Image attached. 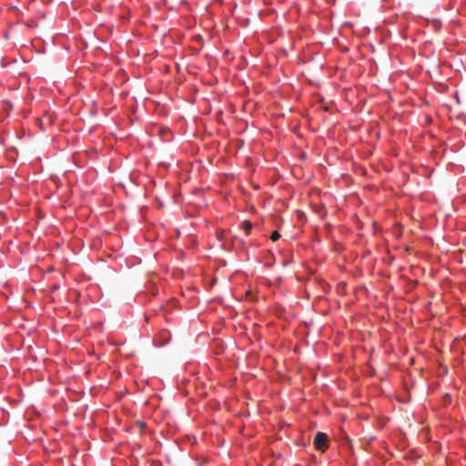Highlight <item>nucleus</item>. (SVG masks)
<instances>
[{
	"label": "nucleus",
	"mask_w": 466,
	"mask_h": 466,
	"mask_svg": "<svg viewBox=\"0 0 466 466\" xmlns=\"http://www.w3.org/2000/svg\"><path fill=\"white\" fill-rule=\"evenodd\" d=\"M279 238L280 235L277 231H274L270 237L272 241H277L278 239H279Z\"/></svg>",
	"instance_id": "7ed1b4c3"
},
{
	"label": "nucleus",
	"mask_w": 466,
	"mask_h": 466,
	"mask_svg": "<svg viewBox=\"0 0 466 466\" xmlns=\"http://www.w3.org/2000/svg\"><path fill=\"white\" fill-rule=\"evenodd\" d=\"M242 228L246 232L247 235H248L252 228V224L249 221H243L242 222Z\"/></svg>",
	"instance_id": "f03ea898"
},
{
	"label": "nucleus",
	"mask_w": 466,
	"mask_h": 466,
	"mask_svg": "<svg viewBox=\"0 0 466 466\" xmlns=\"http://www.w3.org/2000/svg\"><path fill=\"white\" fill-rule=\"evenodd\" d=\"M328 437L323 432H318L314 438V445L318 450H322L327 447Z\"/></svg>",
	"instance_id": "f257e3e1"
}]
</instances>
